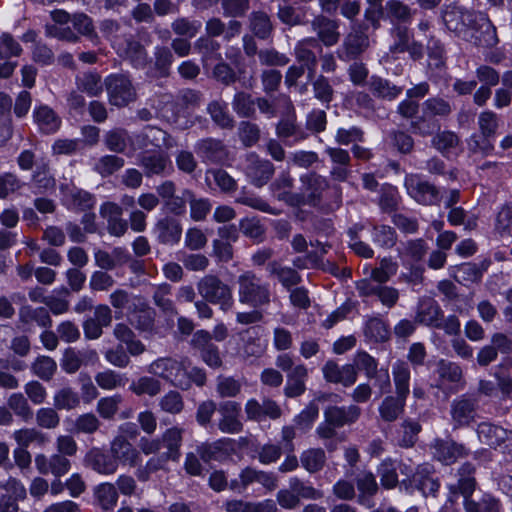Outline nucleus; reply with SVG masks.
Segmentation results:
<instances>
[{
  "label": "nucleus",
  "mask_w": 512,
  "mask_h": 512,
  "mask_svg": "<svg viewBox=\"0 0 512 512\" xmlns=\"http://www.w3.org/2000/svg\"><path fill=\"white\" fill-rule=\"evenodd\" d=\"M369 87L376 97L388 100L395 99L403 91L402 87L396 86L389 80L375 75L370 78Z\"/></svg>",
  "instance_id": "nucleus-52"
},
{
  "label": "nucleus",
  "mask_w": 512,
  "mask_h": 512,
  "mask_svg": "<svg viewBox=\"0 0 512 512\" xmlns=\"http://www.w3.org/2000/svg\"><path fill=\"white\" fill-rule=\"evenodd\" d=\"M19 320L24 325L36 323L41 327L51 326V317L44 307L33 308L32 306H22L19 310Z\"/></svg>",
  "instance_id": "nucleus-49"
},
{
  "label": "nucleus",
  "mask_w": 512,
  "mask_h": 512,
  "mask_svg": "<svg viewBox=\"0 0 512 512\" xmlns=\"http://www.w3.org/2000/svg\"><path fill=\"white\" fill-rule=\"evenodd\" d=\"M470 29L475 31L473 39L476 46L491 48L498 44L496 27L485 13H477Z\"/></svg>",
  "instance_id": "nucleus-23"
},
{
  "label": "nucleus",
  "mask_w": 512,
  "mask_h": 512,
  "mask_svg": "<svg viewBox=\"0 0 512 512\" xmlns=\"http://www.w3.org/2000/svg\"><path fill=\"white\" fill-rule=\"evenodd\" d=\"M77 89L90 97H98L102 94L104 83L97 72L88 71L76 76Z\"/></svg>",
  "instance_id": "nucleus-44"
},
{
  "label": "nucleus",
  "mask_w": 512,
  "mask_h": 512,
  "mask_svg": "<svg viewBox=\"0 0 512 512\" xmlns=\"http://www.w3.org/2000/svg\"><path fill=\"white\" fill-rule=\"evenodd\" d=\"M405 397L399 395H388L386 396L380 406H379V415L381 419L385 422H394L399 416L404 412L406 405Z\"/></svg>",
  "instance_id": "nucleus-41"
},
{
  "label": "nucleus",
  "mask_w": 512,
  "mask_h": 512,
  "mask_svg": "<svg viewBox=\"0 0 512 512\" xmlns=\"http://www.w3.org/2000/svg\"><path fill=\"white\" fill-rule=\"evenodd\" d=\"M356 486L359 491L358 503L366 508L374 507L373 496L378 492L376 477L370 471H363L356 477Z\"/></svg>",
  "instance_id": "nucleus-35"
},
{
  "label": "nucleus",
  "mask_w": 512,
  "mask_h": 512,
  "mask_svg": "<svg viewBox=\"0 0 512 512\" xmlns=\"http://www.w3.org/2000/svg\"><path fill=\"white\" fill-rule=\"evenodd\" d=\"M322 52L323 47L315 37L303 38L295 44V58L299 63L306 67L309 79L315 77L318 55Z\"/></svg>",
  "instance_id": "nucleus-13"
},
{
  "label": "nucleus",
  "mask_w": 512,
  "mask_h": 512,
  "mask_svg": "<svg viewBox=\"0 0 512 512\" xmlns=\"http://www.w3.org/2000/svg\"><path fill=\"white\" fill-rule=\"evenodd\" d=\"M477 13L462 6L451 4L442 10V19L449 31L461 36L471 28Z\"/></svg>",
  "instance_id": "nucleus-10"
},
{
  "label": "nucleus",
  "mask_w": 512,
  "mask_h": 512,
  "mask_svg": "<svg viewBox=\"0 0 512 512\" xmlns=\"http://www.w3.org/2000/svg\"><path fill=\"white\" fill-rule=\"evenodd\" d=\"M311 27L317 34L316 39L319 40L321 45L331 47L338 43L340 39L338 21L318 15L312 20Z\"/></svg>",
  "instance_id": "nucleus-28"
},
{
  "label": "nucleus",
  "mask_w": 512,
  "mask_h": 512,
  "mask_svg": "<svg viewBox=\"0 0 512 512\" xmlns=\"http://www.w3.org/2000/svg\"><path fill=\"white\" fill-rule=\"evenodd\" d=\"M151 233L159 244L173 246L181 240L182 225L177 218L165 215L157 219Z\"/></svg>",
  "instance_id": "nucleus-16"
},
{
  "label": "nucleus",
  "mask_w": 512,
  "mask_h": 512,
  "mask_svg": "<svg viewBox=\"0 0 512 512\" xmlns=\"http://www.w3.org/2000/svg\"><path fill=\"white\" fill-rule=\"evenodd\" d=\"M255 100L250 93L238 91L233 96L232 109L240 118H254L256 115Z\"/></svg>",
  "instance_id": "nucleus-51"
},
{
  "label": "nucleus",
  "mask_w": 512,
  "mask_h": 512,
  "mask_svg": "<svg viewBox=\"0 0 512 512\" xmlns=\"http://www.w3.org/2000/svg\"><path fill=\"white\" fill-rule=\"evenodd\" d=\"M300 180L307 198L306 202L312 206L318 205L322 192L328 187L326 178L310 172L302 175Z\"/></svg>",
  "instance_id": "nucleus-38"
},
{
  "label": "nucleus",
  "mask_w": 512,
  "mask_h": 512,
  "mask_svg": "<svg viewBox=\"0 0 512 512\" xmlns=\"http://www.w3.org/2000/svg\"><path fill=\"white\" fill-rule=\"evenodd\" d=\"M476 433L479 441L490 448L499 449L503 454L512 456V431L491 422H481Z\"/></svg>",
  "instance_id": "nucleus-6"
},
{
  "label": "nucleus",
  "mask_w": 512,
  "mask_h": 512,
  "mask_svg": "<svg viewBox=\"0 0 512 512\" xmlns=\"http://www.w3.org/2000/svg\"><path fill=\"white\" fill-rule=\"evenodd\" d=\"M287 381L284 387V394L289 398H295L306 391L308 379V368L304 363L299 362L295 369L286 375Z\"/></svg>",
  "instance_id": "nucleus-39"
},
{
  "label": "nucleus",
  "mask_w": 512,
  "mask_h": 512,
  "mask_svg": "<svg viewBox=\"0 0 512 512\" xmlns=\"http://www.w3.org/2000/svg\"><path fill=\"white\" fill-rule=\"evenodd\" d=\"M192 345L198 349L202 360L211 368H219L222 365L218 347L212 343L211 334L206 330H198L192 338Z\"/></svg>",
  "instance_id": "nucleus-26"
},
{
  "label": "nucleus",
  "mask_w": 512,
  "mask_h": 512,
  "mask_svg": "<svg viewBox=\"0 0 512 512\" xmlns=\"http://www.w3.org/2000/svg\"><path fill=\"white\" fill-rule=\"evenodd\" d=\"M267 270L269 274L275 276L287 290H291L293 286L298 285L302 281L301 275L295 269L282 266L276 261L268 263Z\"/></svg>",
  "instance_id": "nucleus-43"
},
{
  "label": "nucleus",
  "mask_w": 512,
  "mask_h": 512,
  "mask_svg": "<svg viewBox=\"0 0 512 512\" xmlns=\"http://www.w3.org/2000/svg\"><path fill=\"white\" fill-rule=\"evenodd\" d=\"M98 505L106 511L112 510L118 501V492L112 483H101L94 491Z\"/></svg>",
  "instance_id": "nucleus-58"
},
{
  "label": "nucleus",
  "mask_w": 512,
  "mask_h": 512,
  "mask_svg": "<svg viewBox=\"0 0 512 512\" xmlns=\"http://www.w3.org/2000/svg\"><path fill=\"white\" fill-rule=\"evenodd\" d=\"M371 241L379 248L388 250L397 243V233L395 229L386 224H375L368 222Z\"/></svg>",
  "instance_id": "nucleus-40"
},
{
  "label": "nucleus",
  "mask_w": 512,
  "mask_h": 512,
  "mask_svg": "<svg viewBox=\"0 0 512 512\" xmlns=\"http://www.w3.org/2000/svg\"><path fill=\"white\" fill-rule=\"evenodd\" d=\"M360 415L361 409L356 405L329 406L324 411L325 421L337 428L356 422Z\"/></svg>",
  "instance_id": "nucleus-33"
},
{
  "label": "nucleus",
  "mask_w": 512,
  "mask_h": 512,
  "mask_svg": "<svg viewBox=\"0 0 512 512\" xmlns=\"http://www.w3.org/2000/svg\"><path fill=\"white\" fill-rule=\"evenodd\" d=\"M324 379L333 384L350 387L357 381L358 373L353 365H338L334 360H328L322 367Z\"/></svg>",
  "instance_id": "nucleus-25"
},
{
  "label": "nucleus",
  "mask_w": 512,
  "mask_h": 512,
  "mask_svg": "<svg viewBox=\"0 0 512 512\" xmlns=\"http://www.w3.org/2000/svg\"><path fill=\"white\" fill-rule=\"evenodd\" d=\"M33 120L44 134H54L61 126V118L47 105L36 106L33 110Z\"/></svg>",
  "instance_id": "nucleus-36"
},
{
  "label": "nucleus",
  "mask_w": 512,
  "mask_h": 512,
  "mask_svg": "<svg viewBox=\"0 0 512 512\" xmlns=\"http://www.w3.org/2000/svg\"><path fill=\"white\" fill-rule=\"evenodd\" d=\"M356 289L360 297H376L383 306L392 308L399 300V291L385 284L374 283L368 279H361L356 283Z\"/></svg>",
  "instance_id": "nucleus-15"
},
{
  "label": "nucleus",
  "mask_w": 512,
  "mask_h": 512,
  "mask_svg": "<svg viewBox=\"0 0 512 512\" xmlns=\"http://www.w3.org/2000/svg\"><path fill=\"white\" fill-rule=\"evenodd\" d=\"M404 186L408 195L419 204L436 205L441 200L438 188L425 181L419 174L406 175Z\"/></svg>",
  "instance_id": "nucleus-9"
},
{
  "label": "nucleus",
  "mask_w": 512,
  "mask_h": 512,
  "mask_svg": "<svg viewBox=\"0 0 512 512\" xmlns=\"http://www.w3.org/2000/svg\"><path fill=\"white\" fill-rule=\"evenodd\" d=\"M114 50L120 57L128 60L134 68L144 69L149 62L144 45L131 33H128L123 40L116 41Z\"/></svg>",
  "instance_id": "nucleus-12"
},
{
  "label": "nucleus",
  "mask_w": 512,
  "mask_h": 512,
  "mask_svg": "<svg viewBox=\"0 0 512 512\" xmlns=\"http://www.w3.org/2000/svg\"><path fill=\"white\" fill-rule=\"evenodd\" d=\"M202 101V93L194 89H183L175 96L172 104V115L169 120L181 130L191 128L196 122L207 124V119L191 114V110L200 106Z\"/></svg>",
  "instance_id": "nucleus-1"
},
{
  "label": "nucleus",
  "mask_w": 512,
  "mask_h": 512,
  "mask_svg": "<svg viewBox=\"0 0 512 512\" xmlns=\"http://www.w3.org/2000/svg\"><path fill=\"white\" fill-rule=\"evenodd\" d=\"M276 135L285 141V144L292 146L297 142L306 139V134L292 120H281L276 126Z\"/></svg>",
  "instance_id": "nucleus-55"
},
{
  "label": "nucleus",
  "mask_w": 512,
  "mask_h": 512,
  "mask_svg": "<svg viewBox=\"0 0 512 512\" xmlns=\"http://www.w3.org/2000/svg\"><path fill=\"white\" fill-rule=\"evenodd\" d=\"M433 456L444 465H451L459 458L469 455L470 450L462 443L452 439H436L432 444Z\"/></svg>",
  "instance_id": "nucleus-21"
},
{
  "label": "nucleus",
  "mask_w": 512,
  "mask_h": 512,
  "mask_svg": "<svg viewBox=\"0 0 512 512\" xmlns=\"http://www.w3.org/2000/svg\"><path fill=\"white\" fill-rule=\"evenodd\" d=\"M235 440L221 438L212 443H203L198 447V454L205 462L222 461L235 452Z\"/></svg>",
  "instance_id": "nucleus-27"
},
{
  "label": "nucleus",
  "mask_w": 512,
  "mask_h": 512,
  "mask_svg": "<svg viewBox=\"0 0 512 512\" xmlns=\"http://www.w3.org/2000/svg\"><path fill=\"white\" fill-rule=\"evenodd\" d=\"M479 400L475 395L463 394L455 398L450 406L453 429L470 426L476 419Z\"/></svg>",
  "instance_id": "nucleus-7"
},
{
  "label": "nucleus",
  "mask_w": 512,
  "mask_h": 512,
  "mask_svg": "<svg viewBox=\"0 0 512 512\" xmlns=\"http://www.w3.org/2000/svg\"><path fill=\"white\" fill-rule=\"evenodd\" d=\"M207 113L212 121L222 129H232L235 125L233 116L229 113L228 105L222 100H213L207 105Z\"/></svg>",
  "instance_id": "nucleus-47"
},
{
  "label": "nucleus",
  "mask_w": 512,
  "mask_h": 512,
  "mask_svg": "<svg viewBox=\"0 0 512 512\" xmlns=\"http://www.w3.org/2000/svg\"><path fill=\"white\" fill-rule=\"evenodd\" d=\"M156 312L140 297L133 298L129 306V323L142 333H152L155 330Z\"/></svg>",
  "instance_id": "nucleus-14"
},
{
  "label": "nucleus",
  "mask_w": 512,
  "mask_h": 512,
  "mask_svg": "<svg viewBox=\"0 0 512 512\" xmlns=\"http://www.w3.org/2000/svg\"><path fill=\"white\" fill-rule=\"evenodd\" d=\"M183 432L182 428L172 427L167 429L162 435L163 446L167 449L165 452L166 458H171L174 461L179 459Z\"/></svg>",
  "instance_id": "nucleus-53"
},
{
  "label": "nucleus",
  "mask_w": 512,
  "mask_h": 512,
  "mask_svg": "<svg viewBox=\"0 0 512 512\" xmlns=\"http://www.w3.org/2000/svg\"><path fill=\"white\" fill-rule=\"evenodd\" d=\"M65 201L69 209L79 212L90 211L96 204L93 194L78 188L70 189L65 195Z\"/></svg>",
  "instance_id": "nucleus-42"
},
{
  "label": "nucleus",
  "mask_w": 512,
  "mask_h": 512,
  "mask_svg": "<svg viewBox=\"0 0 512 512\" xmlns=\"http://www.w3.org/2000/svg\"><path fill=\"white\" fill-rule=\"evenodd\" d=\"M442 318L443 311L434 299L424 298L419 301L415 315L416 323L433 328H441Z\"/></svg>",
  "instance_id": "nucleus-30"
},
{
  "label": "nucleus",
  "mask_w": 512,
  "mask_h": 512,
  "mask_svg": "<svg viewBox=\"0 0 512 512\" xmlns=\"http://www.w3.org/2000/svg\"><path fill=\"white\" fill-rule=\"evenodd\" d=\"M396 395L407 398L410 393V368L408 363L397 360L392 366Z\"/></svg>",
  "instance_id": "nucleus-46"
},
{
  "label": "nucleus",
  "mask_w": 512,
  "mask_h": 512,
  "mask_svg": "<svg viewBox=\"0 0 512 512\" xmlns=\"http://www.w3.org/2000/svg\"><path fill=\"white\" fill-rule=\"evenodd\" d=\"M386 18L389 19L392 26L401 23L409 25L412 21V10L401 0H388L385 4Z\"/></svg>",
  "instance_id": "nucleus-45"
},
{
  "label": "nucleus",
  "mask_w": 512,
  "mask_h": 512,
  "mask_svg": "<svg viewBox=\"0 0 512 512\" xmlns=\"http://www.w3.org/2000/svg\"><path fill=\"white\" fill-rule=\"evenodd\" d=\"M238 297L242 304L254 308L269 305L271 302L270 285L252 271H246L238 277Z\"/></svg>",
  "instance_id": "nucleus-2"
},
{
  "label": "nucleus",
  "mask_w": 512,
  "mask_h": 512,
  "mask_svg": "<svg viewBox=\"0 0 512 512\" xmlns=\"http://www.w3.org/2000/svg\"><path fill=\"white\" fill-rule=\"evenodd\" d=\"M183 195L189 201L191 218L194 221L204 220L212 209L211 201L208 198H195L194 193L189 189L183 190Z\"/></svg>",
  "instance_id": "nucleus-61"
},
{
  "label": "nucleus",
  "mask_w": 512,
  "mask_h": 512,
  "mask_svg": "<svg viewBox=\"0 0 512 512\" xmlns=\"http://www.w3.org/2000/svg\"><path fill=\"white\" fill-rule=\"evenodd\" d=\"M422 112L434 117L446 118L452 113V106L449 101L441 97H431L422 104Z\"/></svg>",
  "instance_id": "nucleus-63"
},
{
  "label": "nucleus",
  "mask_w": 512,
  "mask_h": 512,
  "mask_svg": "<svg viewBox=\"0 0 512 512\" xmlns=\"http://www.w3.org/2000/svg\"><path fill=\"white\" fill-rule=\"evenodd\" d=\"M134 142L139 149L148 147L170 149L174 147V139L164 130L155 126H145L142 131L134 135Z\"/></svg>",
  "instance_id": "nucleus-22"
},
{
  "label": "nucleus",
  "mask_w": 512,
  "mask_h": 512,
  "mask_svg": "<svg viewBox=\"0 0 512 512\" xmlns=\"http://www.w3.org/2000/svg\"><path fill=\"white\" fill-rule=\"evenodd\" d=\"M274 172L275 167L269 160L260 158L256 153L247 155L245 173L254 186L262 187L267 184Z\"/></svg>",
  "instance_id": "nucleus-17"
},
{
  "label": "nucleus",
  "mask_w": 512,
  "mask_h": 512,
  "mask_svg": "<svg viewBox=\"0 0 512 512\" xmlns=\"http://www.w3.org/2000/svg\"><path fill=\"white\" fill-rule=\"evenodd\" d=\"M364 335L371 342H385L390 337L389 325L379 317L369 318L365 323Z\"/></svg>",
  "instance_id": "nucleus-50"
},
{
  "label": "nucleus",
  "mask_w": 512,
  "mask_h": 512,
  "mask_svg": "<svg viewBox=\"0 0 512 512\" xmlns=\"http://www.w3.org/2000/svg\"><path fill=\"white\" fill-rule=\"evenodd\" d=\"M492 137L481 134L473 133L467 139V149L470 155H481L486 157L493 154L494 144L491 140Z\"/></svg>",
  "instance_id": "nucleus-60"
},
{
  "label": "nucleus",
  "mask_w": 512,
  "mask_h": 512,
  "mask_svg": "<svg viewBox=\"0 0 512 512\" xmlns=\"http://www.w3.org/2000/svg\"><path fill=\"white\" fill-rule=\"evenodd\" d=\"M12 437L18 444V447H24L26 449L31 444H36L42 447L49 441L48 436L36 428H21L15 430L12 434Z\"/></svg>",
  "instance_id": "nucleus-48"
},
{
  "label": "nucleus",
  "mask_w": 512,
  "mask_h": 512,
  "mask_svg": "<svg viewBox=\"0 0 512 512\" xmlns=\"http://www.w3.org/2000/svg\"><path fill=\"white\" fill-rule=\"evenodd\" d=\"M195 153L205 164H226L229 160V149L222 140L208 137L195 144Z\"/></svg>",
  "instance_id": "nucleus-11"
},
{
  "label": "nucleus",
  "mask_w": 512,
  "mask_h": 512,
  "mask_svg": "<svg viewBox=\"0 0 512 512\" xmlns=\"http://www.w3.org/2000/svg\"><path fill=\"white\" fill-rule=\"evenodd\" d=\"M198 293L209 303L220 306L223 311L230 310L234 305L231 288L215 275H206L197 283Z\"/></svg>",
  "instance_id": "nucleus-3"
},
{
  "label": "nucleus",
  "mask_w": 512,
  "mask_h": 512,
  "mask_svg": "<svg viewBox=\"0 0 512 512\" xmlns=\"http://www.w3.org/2000/svg\"><path fill=\"white\" fill-rule=\"evenodd\" d=\"M31 371L41 380L50 381L57 371V363L49 356L40 355L32 363Z\"/></svg>",
  "instance_id": "nucleus-64"
},
{
  "label": "nucleus",
  "mask_w": 512,
  "mask_h": 512,
  "mask_svg": "<svg viewBox=\"0 0 512 512\" xmlns=\"http://www.w3.org/2000/svg\"><path fill=\"white\" fill-rule=\"evenodd\" d=\"M241 405L236 401H223L219 404L218 412L220 419L218 421V429L227 434H237L243 430L241 422Z\"/></svg>",
  "instance_id": "nucleus-18"
},
{
  "label": "nucleus",
  "mask_w": 512,
  "mask_h": 512,
  "mask_svg": "<svg viewBox=\"0 0 512 512\" xmlns=\"http://www.w3.org/2000/svg\"><path fill=\"white\" fill-rule=\"evenodd\" d=\"M390 34L394 40L390 47L391 52L395 54L406 52L409 43L413 40L408 25L398 23L391 27Z\"/></svg>",
  "instance_id": "nucleus-62"
},
{
  "label": "nucleus",
  "mask_w": 512,
  "mask_h": 512,
  "mask_svg": "<svg viewBox=\"0 0 512 512\" xmlns=\"http://www.w3.org/2000/svg\"><path fill=\"white\" fill-rule=\"evenodd\" d=\"M411 481L425 497L428 495L436 496L440 488V482L435 476L434 468L428 463L421 464L416 468Z\"/></svg>",
  "instance_id": "nucleus-29"
},
{
  "label": "nucleus",
  "mask_w": 512,
  "mask_h": 512,
  "mask_svg": "<svg viewBox=\"0 0 512 512\" xmlns=\"http://www.w3.org/2000/svg\"><path fill=\"white\" fill-rule=\"evenodd\" d=\"M491 261L488 259L483 260L479 265L476 263H463L453 268L452 276L454 279L464 285L470 286L473 283H478L483 277V273L490 266Z\"/></svg>",
  "instance_id": "nucleus-32"
},
{
  "label": "nucleus",
  "mask_w": 512,
  "mask_h": 512,
  "mask_svg": "<svg viewBox=\"0 0 512 512\" xmlns=\"http://www.w3.org/2000/svg\"><path fill=\"white\" fill-rule=\"evenodd\" d=\"M97 357L95 350L80 351L69 347L66 348L63 353L60 366L67 374H74L81 368L85 361L96 360Z\"/></svg>",
  "instance_id": "nucleus-37"
},
{
  "label": "nucleus",
  "mask_w": 512,
  "mask_h": 512,
  "mask_svg": "<svg viewBox=\"0 0 512 512\" xmlns=\"http://www.w3.org/2000/svg\"><path fill=\"white\" fill-rule=\"evenodd\" d=\"M138 164L147 177L169 176L174 170L169 156L162 152L142 153L139 155Z\"/></svg>",
  "instance_id": "nucleus-20"
},
{
  "label": "nucleus",
  "mask_w": 512,
  "mask_h": 512,
  "mask_svg": "<svg viewBox=\"0 0 512 512\" xmlns=\"http://www.w3.org/2000/svg\"><path fill=\"white\" fill-rule=\"evenodd\" d=\"M85 466L101 475H113L116 473L117 459L112 455L111 451H105L94 447L90 449L84 458Z\"/></svg>",
  "instance_id": "nucleus-24"
},
{
  "label": "nucleus",
  "mask_w": 512,
  "mask_h": 512,
  "mask_svg": "<svg viewBox=\"0 0 512 512\" xmlns=\"http://www.w3.org/2000/svg\"><path fill=\"white\" fill-rule=\"evenodd\" d=\"M278 483L277 476L273 472L258 470L247 466L242 469L237 478L229 482V488L236 493H244L249 486L253 484L261 485L267 491L276 489Z\"/></svg>",
  "instance_id": "nucleus-5"
},
{
  "label": "nucleus",
  "mask_w": 512,
  "mask_h": 512,
  "mask_svg": "<svg viewBox=\"0 0 512 512\" xmlns=\"http://www.w3.org/2000/svg\"><path fill=\"white\" fill-rule=\"evenodd\" d=\"M171 286L169 284H162L158 286L153 293L154 304L167 316L173 317L178 314L174 302L170 299Z\"/></svg>",
  "instance_id": "nucleus-57"
},
{
  "label": "nucleus",
  "mask_w": 512,
  "mask_h": 512,
  "mask_svg": "<svg viewBox=\"0 0 512 512\" xmlns=\"http://www.w3.org/2000/svg\"><path fill=\"white\" fill-rule=\"evenodd\" d=\"M368 46V37L362 33L349 34L337 49V57L342 61L356 59Z\"/></svg>",
  "instance_id": "nucleus-34"
},
{
  "label": "nucleus",
  "mask_w": 512,
  "mask_h": 512,
  "mask_svg": "<svg viewBox=\"0 0 512 512\" xmlns=\"http://www.w3.org/2000/svg\"><path fill=\"white\" fill-rule=\"evenodd\" d=\"M104 85L109 103L113 106L124 107L136 100V89L127 74H110L105 78Z\"/></svg>",
  "instance_id": "nucleus-4"
},
{
  "label": "nucleus",
  "mask_w": 512,
  "mask_h": 512,
  "mask_svg": "<svg viewBox=\"0 0 512 512\" xmlns=\"http://www.w3.org/2000/svg\"><path fill=\"white\" fill-rule=\"evenodd\" d=\"M183 366V361L172 357H160L148 366L147 372L178 388L186 386L187 382L182 373Z\"/></svg>",
  "instance_id": "nucleus-8"
},
{
  "label": "nucleus",
  "mask_w": 512,
  "mask_h": 512,
  "mask_svg": "<svg viewBox=\"0 0 512 512\" xmlns=\"http://www.w3.org/2000/svg\"><path fill=\"white\" fill-rule=\"evenodd\" d=\"M81 397L71 387H63L57 390L53 396V405L56 410L70 411L79 407Z\"/></svg>",
  "instance_id": "nucleus-54"
},
{
  "label": "nucleus",
  "mask_w": 512,
  "mask_h": 512,
  "mask_svg": "<svg viewBox=\"0 0 512 512\" xmlns=\"http://www.w3.org/2000/svg\"><path fill=\"white\" fill-rule=\"evenodd\" d=\"M366 228L365 224H354L347 231L349 237V246L359 256L364 258H372L374 256V250L369 244L363 242L359 233Z\"/></svg>",
  "instance_id": "nucleus-59"
},
{
  "label": "nucleus",
  "mask_w": 512,
  "mask_h": 512,
  "mask_svg": "<svg viewBox=\"0 0 512 512\" xmlns=\"http://www.w3.org/2000/svg\"><path fill=\"white\" fill-rule=\"evenodd\" d=\"M110 451L119 464L135 467L140 461V452L125 438L117 436L110 444Z\"/></svg>",
  "instance_id": "nucleus-31"
},
{
  "label": "nucleus",
  "mask_w": 512,
  "mask_h": 512,
  "mask_svg": "<svg viewBox=\"0 0 512 512\" xmlns=\"http://www.w3.org/2000/svg\"><path fill=\"white\" fill-rule=\"evenodd\" d=\"M302 467L309 473H316L323 469L326 463V454L322 448H310L300 455Z\"/></svg>",
  "instance_id": "nucleus-56"
},
{
  "label": "nucleus",
  "mask_w": 512,
  "mask_h": 512,
  "mask_svg": "<svg viewBox=\"0 0 512 512\" xmlns=\"http://www.w3.org/2000/svg\"><path fill=\"white\" fill-rule=\"evenodd\" d=\"M34 463L39 474H52L55 478H61L71 469V461L69 458L58 453H54L50 456L43 453L36 454Z\"/></svg>",
  "instance_id": "nucleus-19"
}]
</instances>
